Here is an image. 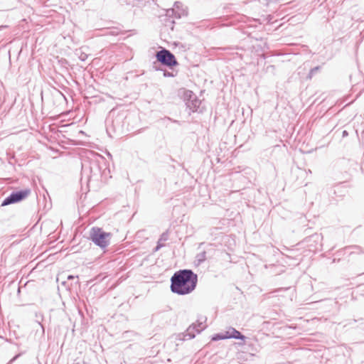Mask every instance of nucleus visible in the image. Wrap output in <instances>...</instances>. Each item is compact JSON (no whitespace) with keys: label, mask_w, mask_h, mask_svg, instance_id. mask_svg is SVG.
I'll list each match as a JSON object with an SVG mask.
<instances>
[{"label":"nucleus","mask_w":364,"mask_h":364,"mask_svg":"<svg viewBox=\"0 0 364 364\" xmlns=\"http://www.w3.org/2000/svg\"><path fill=\"white\" fill-rule=\"evenodd\" d=\"M171 290L178 295L191 293L196 287L198 276L191 269H181L171 279Z\"/></svg>","instance_id":"1"},{"label":"nucleus","mask_w":364,"mask_h":364,"mask_svg":"<svg viewBox=\"0 0 364 364\" xmlns=\"http://www.w3.org/2000/svg\"><path fill=\"white\" fill-rule=\"evenodd\" d=\"M90 238L96 245L104 249L109 245L111 234L103 231L102 228L93 227L90 232Z\"/></svg>","instance_id":"2"},{"label":"nucleus","mask_w":364,"mask_h":364,"mask_svg":"<svg viewBox=\"0 0 364 364\" xmlns=\"http://www.w3.org/2000/svg\"><path fill=\"white\" fill-rule=\"evenodd\" d=\"M156 57L157 60L164 65L172 67L178 65L174 55L165 48L158 51Z\"/></svg>","instance_id":"3"},{"label":"nucleus","mask_w":364,"mask_h":364,"mask_svg":"<svg viewBox=\"0 0 364 364\" xmlns=\"http://www.w3.org/2000/svg\"><path fill=\"white\" fill-rule=\"evenodd\" d=\"M29 190H24L12 193L9 196L4 199L1 205H8L9 204L18 202L25 198L29 194Z\"/></svg>","instance_id":"4"},{"label":"nucleus","mask_w":364,"mask_h":364,"mask_svg":"<svg viewBox=\"0 0 364 364\" xmlns=\"http://www.w3.org/2000/svg\"><path fill=\"white\" fill-rule=\"evenodd\" d=\"M187 11L183 7V4L181 2H176L173 9H168L166 11V16L171 17L174 16L177 18H180L181 16H186Z\"/></svg>","instance_id":"5"},{"label":"nucleus","mask_w":364,"mask_h":364,"mask_svg":"<svg viewBox=\"0 0 364 364\" xmlns=\"http://www.w3.org/2000/svg\"><path fill=\"white\" fill-rule=\"evenodd\" d=\"M225 337H226L227 339L235 338L242 341H245L246 338V337L242 335L240 331L232 327L228 328V329L225 331Z\"/></svg>","instance_id":"6"},{"label":"nucleus","mask_w":364,"mask_h":364,"mask_svg":"<svg viewBox=\"0 0 364 364\" xmlns=\"http://www.w3.org/2000/svg\"><path fill=\"white\" fill-rule=\"evenodd\" d=\"M200 103V100H198L195 96L193 99H191L186 102V105L192 112H197Z\"/></svg>","instance_id":"7"},{"label":"nucleus","mask_w":364,"mask_h":364,"mask_svg":"<svg viewBox=\"0 0 364 364\" xmlns=\"http://www.w3.org/2000/svg\"><path fill=\"white\" fill-rule=\"evenodd\" d=\"M196 325L193 324L187 328L186 333L183 334V340L192 339L196 336Z\"/></svg>","instance_id":"8"},{"label":"nucleus","mask_w":364,"mask_h":364,"mask_svg":"<svg viewBox=\"0 0 364 364\" xmlns=\"http://www.w3.org/2000/svg\"><path fill=\"white\" fill-rule=\"evenodd\" d=\"M207 318L205 317H200L196 325V333H200L203 330H204L207 325L205 324Z\"/></svg>","instance_id":"9"},{"label":"nucleus","mask_w":364,"mask_h":364,"mask_svg":"<svg viewBox=\"0 0 364 364\" xmlns=\"http://www.w3.org/2000/svg\"><path fill=\"white\" fill-rule=\"evenodd\" d=\"M168 240V233L164 232L160 239L158 241L157 246L156 247V251H158L161 247H162L164 245V242Z\"/></svg>","instance_id":"10"},{"label":"nucleus","mask_w":364,"mask_h":364,"mask_svg":"<svg viewBox=\"0 0 364 364\" xmlns=\"http://www.w3.org/2000/svg\"><path fill=\"white\" fill-rule=\"evenodd\" d=\"M196 258L198 264H201L202 262H203L206 259L205 251H203L198 253Z\"/></svg>","instance_id":"11"},{"label":"nucleus","mask_w":364,"mask_h":364,"mask_svg":"<svg viewBox=\"0 0 364 364\" xmlns=\"http://www.w3.org/2000/svg\"><path fill=\"white\" fill-rule=\"evenodd\" d=\"M224 339H227V338H226V337H225V332H224V333H222L216 334V335L213 338V341L224 340Z\"/></svg>","instance_id":"12"},{"label":"nucleus","mask_w":364,"mask_h":364,"mask_svg":"<svg viewBox=\"0 0 364 364\" xmlns=\"http://www.w3.org/2000/svg\"><path fill=\"white\" fill-rule=\"evenodd\" d=\"M319 70V67H315L314 68H312L311 70H310V73H309V77L311 78L312 77V75L316 73L317 72L318 70Z\"/></svg>","instance_id":"13"},{"label":"nucleus","mask_w":364,"mask_h":364,"mask_svg":"<svg viewBox=\"0 0 364 364\" xmlns=\"http://www.w3.org/2000/svg\"><path fill=\"white\" fill-rule=\"evenodd\" d=\"M164 75L165 77H173V75L171 73H169V72H167V71H165L164 73Z\"/></svg>","instance_id":"14"},{"label":"nucleus","mask_w":364,"mask_h":364,"mask_svg":"<svg viewBox=\"0 0 364 364\" xmlns=\"http://www.w3.org/2000/svg\"><path fill=\"white\" fill-rule=\"evenodd\" d=\"M348 135V133L346 130H344L343 132V136L345 137V136H347Z\"/></svg>","instance_id":"15"},{"label":"nucleus","mask_w":364,"mask_h":364,"mask_svg":"<svg viewBox=\"0 0 364 364\" xmlns=\"http://www.w3.org/2000/svg\"><path fill=\"white\" fill-rule=\"evenodd\" d=\"M85 55H81L80 58L82 60H85Z\"/></svg>","instance_id":"16"},{"label":"nucleus","mask_w":364,"mask_h":364,"mask_svg":"<svg viewBox=\"0 0 364 364\" xmlns=\"http://www.w3.org/2000/svg\"><path fill=\"white\" fill-rule=\"evenodd\" d=\"M73 278H74V276H72V275H70V276L68 277V279H73Z\"/></svg>","instance_id":"17"}]
</instances>
